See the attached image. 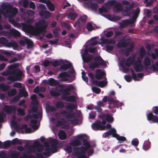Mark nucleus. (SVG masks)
<instances>
[{
  "instance_id": "63",
  "label": "nucleus",
  "mask_w": 158,
  "mask_h": 158,
  "mask_svg": "<svg viewBox=\"0 0 158 158\" xmlns=\"http://www.w3.org/2000/svg\"><path fill=\"white\" fill-rule=\"evenodd\" d=\"M119 151L121 153H124L126 152V151L124 149H122L120 150Z\"/></svg>"
},
{
  "instance_id": "59",
  "label": "nucleus",
  "mask_w": 158,
  "mask_h": 158,
  "mask_svg": "<svg viewBox=\"0 0 158 158\" xmlns=\"http://www.w3.org/2000/svg\"><path fill=\"white\" fill-rule=\"evenodd\" d=\"M15 93H16V90L15 89H13L11 91V94H9V95H13L14 94H15Z\"/></svg>"
},
{
  "instance_id": "5",
  "label": "nucleus",
  "mask_w": 158,
  "mask_h": 158,
  "mask_svg": "<svg viewBox=\"0 0 158 158\" xmlns=\"http://www.w3.org/2000/svg\"><path fill=\"white\" fill-rule=\"evenodd\" d=\"M17 12V8L7 6L5 4H2L0 9V13H3L6 17H8L10 21V18L13 17Z\"/></svg>"
},
{
  "instance_id": "53",
  "label": "nucleus",
  "mask_w": 158,
  "mask_h": 158,
  "mask_svg": "<svg viewBox=\"0 0 158 158\" xmlns=\"http://www.w3.org/2000/svg\"><path fill=\"white\" fill-rule=\"evenodd\" d=\"M30 7L32 9H34L35 7V6L34 3L31 2L30 3Z\"/></svg>"
},
{
  "instance_id": "6",
  "label": "nucleus",
  "mask_w": 158,
  "mask_h": 158,
  "mask_svg": "<svg viewBox=\"0 0 158 158\" xmlns=\"http://www.w3.org/2000/svg\"><path fill=\"white\" fill-rule=\"evenodd\" d=\"M85 137V136L83 135H79L75 138L73 141H72L69 145L66 146L64 149L65 151L70 153L72 150V146H76L80 144V141Z\"/></svg>"
},
{
  "instance_id": "27",
  "label": "nucleus",
  "mask_w": 158,
  "mask_h": 158,
  "mask_svg": "<svg viewBox=\"0 0 158 158\" xmlns=\"http://www.w3.org/2000/svg\"><path fill=\"white\" fill-rule=\"evenodd\" d=\"M48 84L50 85H55L57 84L58 82L53 78H50L48 80Z\"/></svg>"
},
{
  "instance_id": "9",
  "label": "nucleus",
  "mask_w": 158,
  "mask_h": 158,
  "mask_svg": "<svg viewBox=\"0 0 158 158\" xmlns=\"http://www.w3.org/2000/svg\"><path fill=\"white\" fill-rule=\"evenodd\" d=\"M101 41L100 44L102 45L105 44H107L106 46V50L108 51L111 50L113 48L112 45L114 44V41L109 40H104L102 38H101Z\"/></svg>"
},
{
  "instance_id": "60",
  "label": "nucleus",
  "mask_w": 158,
  "mask_h": 158,
  "mask_svg": "<svg viewBox=\"0 0 158 158\" xmlns=\"http://www.w3.org/2000/svg\"><path fill=\"white\" fill-rule=\"evenodd\" d=\"M88 76L92 80H93V78H94V77L92 73H89L88 74Z\"/></svg>"
},
{
  "instance_id": "23",
  "label": "nucleus",
  "mask_w": 158,
  "mask_h": 158,
  "mask_svg": "<svg viewBox=\"0 0 158 158\" xmlns=\"http://www.w3.org/2000/svg\"><path fill=\"white\" fill-rule=\"evenodd\" d=\"M106 120L108 122H112L114 120V118L111 114H107L105 117Z\"/></svg>"
},
{
  "instance_id": "31",
  "label": "nucleus",
  "mask_w": 158,
  "mask_h": 158,
  "mask_svg": "<svg viewBox=\"0 0 158 158\" xmlns=\"http://www.w3.org/2000/svg\"><path fill=\"white\" fill-rule=\"evenodd\" d=\"M77 15L75 13H70L68 16V18L71 19H74L76 17Z\"/></svg>"
},
{
  "instance_id": "8",
  "label": "nucleus",
  "mask_w": 158,
  "mask_h": 158,
  "mask_svg": "<svg viewBox=\"0 0 158 158\" xmlns=\"http://www.w3.org/2000/svg\"><path fill=\"white\" fill-rule=\"evenodd\" d=\"M10 156L9 158H17L19 154L15 152H12L10 153ZM0 158H7L6 157V154L3 152H0ZM24 158H35L33 156H25Z\"/></svg>"
},
{
  "instance_id": "28",
  "label": "nucleus",
  "mask_w": 158,
  "mask_h": 158,
  "mask_svg": "<svg viewBox=\"0 0 158 158\" xmlns=\"http://www.w3.org/2000/svg\"><path fill=\"white\" fill-rule=\"evenodd\" d=\"M31 123L32 124V127L35 129H37L38 127V126L36 125V122L35 120H31Z\"/></svg>"
},
{
  "instance_id": "56",
  "label": "nucleus",
  "mask_w": 158,
  "mask_h": 158,
  "mask_svg": "<svg viewBox=\"0 0 158 158\" xmlns=\"http://www.w3.org/2000/svg\"><path fill=\"white\" fill-rule=\"evenodd\" d=\"M112 34V32L111 31H110L107 32L106 34V35L107 37H110Z\"/></svg>"
},
{
  "instance_id": "29",
  "label": "nucleus",
  "mask_w": 158,
  "mask_h": 158,
  "mask_svg": "<svg viewBox=\"0 0 158 158\" xmlns=\"http://www.w3.org/2000/svg\"><path fill=\"white\" fill-rule=\"evenodd\" d=\"M152 112L156 115L158 114V106H154L152 109Z\"/></svg>"
},
{
  "instance_id": "55",
  "label": "nucleus",
  "mask_w": 158,
  "mask_h": 158,
  "mask_svg": "<svg viewBox=\"0 0 158 158\" xmlns=\"http://www.w3.org/2000/svg\"><path fill=\"white\" fill-rule=\"evenodd\" d=\"M5 144L6 147H8L10 145V142L9 141H7L5 143Z\"/></svg>"
},
{
  "instance_id": "37",
  "label": "nucleus",
  "mask_w": 158,
  "mask_h": 158,
  "mask_svg": "<svg viewBox=\"0 0 158 158\" xmlns=\"http://www.w3.org/2000/svg\"><path fill=\"white\" fill-rule=\"evenodd\" d=\"M31 98L33 102L34 101L35 102L34 103V104H36L37 103L36 100V97L35 95H32L31 96Z\"/></svg>"
},
{
  "instance_id": "62",
  "label": "nucleus",
  "mask_w": 158,
  "mask_h": 158,
  "mask_svg": "<svg viewBox=\"0 0 158 158\" xmlns=\"http://www.w3.org/2000/svg\"><path fill=\"white\" fill-rule=\"evenodd\" d=\"M49 43L51 44H53L57 43V40H55L54 41H49Z\"/></svg>"
},
{
  "instance_id": "52",
  "label": "nucleus",
  "mask_w": 158,
  "mask_h": 158,
  "mask_svg": "<svg viewBox=\"0 0 158 158\" xmlns=\"http://www.w3.org/2000/svg\"><path fill=\"white\" fill-rule=\"evenodd\" d=\"M152 68L154 72H157L158 71V69L157 67L155 66L154 65H152Z\"/></svg>"
},
{
  "instance_id": "22",
  "label": "nucleus",
  "mask_w": 158,
  "mask_h": 158,
  "mask_svg": "<svg viewBox=\"0 0 158 158\" xmlns=\"http://www.w3.org/2000/svg\"><path fill=\"white\" fill-rule=\"evenodd\" d=\"M64 60H60L58 61L54 60L53 61H51V64H52L53 66H55L60 64V63H64Z\"/></svg>"
},
{
  "instance_id": "25",
  "label": "nucleus",
  "mask_w": 158,
  "mask_h": 158,
  "mask_svg": "<svg viewBox=\"0 0 158 158\" xmlns=\"http://www.w3.org/2000/svg\"><path fill=\"white\" fill-rule=\"evenodd\" d=\"M63 98H65L67 101L73 102L75 100V97L74 96H66L65 97H64L62 96Z\"/></svg>"
},
{
  "instance_id": "50",
  "label": "nucleus",
  "mask_w": 158,
  "mask_h": 158,
  "mask_svg": "<svg viewBox=\"0 0 158 158\" xmlns=\"http://www.w3.org/2000/svg\"><path fill=\"white\" fill-rule=\"evenodd\" d=\"M151 12L149 10H147L146 12V15L148 17H149L151 16Z\"/></svg>"
},
{
  "instance_id": "57",
  "label": "nucleus",
  "mask_w": 158,
  "mask_h": 158,
  "mask_svg": "<svg viewBox=\"0 0 158 158\" xmlns=\"http://www.w3.org/2000/svg\"><path fill=\"white\" fill-rule=\"evenodd\" d=\"M25 131L27 133H30L32 132L31 129L29 128L26 129Z\"/></svg>"
},
{
  "instance_id": "42",
  "label": "nucleus",
  "mask_w": 158,
  "mask_h": 158,
  "mask_svg": "<svg viewBox=\"0 0 158 158\" xmlns=\"http://www.w3.org/2000/svg\"><path fill=\"white\" fill-rule=\"evenodd\" d=\"M99 12L100 13H102L107 11V10L104 7H103L99 9Z\"/></svg>"
},
{
  "instance_id": "45",
  "label": "nucleus",
  "mask_w": 158,
  "mask_h": 158,
  "mask_svg": "<svg viewBox=\"0 0 158 158\" xmlns=\"http://www.w3.org/2000/svg\"><path fill=\"white\" fill-rule=\"evenodd\" d=\"M50 64H51V62H50L48 60H46L44 62V65L45 66L48 65Z\"/></svg>"
},
{
  "instance_id": "38",
  "label": "nucleus",
  "mask_w": 158,
  "mask_h": 158,
  "mask_svg": "<svg viewBox=\"0 0 158 158\" xmlns=\"http://www.w3.org/2000/svg\"><path fill=\"white\" fill-rule=\"evenodd\" d=\"M143 69V67L141 64L140 60L139 58V72H141Z\"/></svg>"
},
{
  "instance_id": "64",
  "label": "nucleus",
  "mask_w": 158,
  "mask_h": 158,
  "mask_svg": "<svg viewBox=\"0 0 158 158\" xmlns=\"http://www.w3.org/2000/svg\"><path fill=\"white\" fill-rule=\"evenodd\" d=\"M154 30L156 33H158V26H156L154 28Z\"/></svg>"
},
{
  "instance_id": "14",
  "label": "nucleus",
  "mask_w": 158,
  "mask_h": 158,
  "mask_svg": "<svg viewBox=\"0 0 158 158\" xmlns=\"http://www.w3.org/2000/svg\"><path fill=\"white\" fill-rule=\"evenodd\" d=\"M93 82L94 84H95L96 85L101 88L105 87L107 84V82L106 81H93Z\"/></svg>"
},
{
  "instance_id": "47",
  "label": "nucleus",
  "mask_w": 158,
  "mask_h": 158,
  "mask_svg": "<svg viewBox=\"0 0 158 158\" xmlns=\"http://www.w3.org/2000/svg\"><path fill=\"white\" fill-rule=\"evenodd\" d=\"M97 5L95 4H93L90 6L91 8L92 9H94V10H95L97 8Z\"/></svg>"
},
{
  "instance_id": "21",
  "label": "nucleus",
  "mask_w": 158,
  "mask_h": 158,
  "mask_svg": "<svg viewBox=\"0 0 158 158\" xmlns=\"http://www.w3.org/2000/svg\"><path fill=\"white\" fill-rule=\"evenodd\" d=\"M59 138L61 139H65L66 138V135L64 132L62 131H60L58 133Z\"/></svg>"
},
{
  "instance_id": "15",
  "label": "nucleus",
  "mask_w": 158,
  "mask_h": 158,
  "mask_svg": "<svg viewBox=\"0 0 158 158\" xmlns=\"http://www.w3.org/2000/svg\"><path fill=\"white\" fill-rule=\"evenodd\" d=\"M105 72L104 71L98 70L96 71L95 76L97 79H99L102 78Z\"/></svg>"
},
{
  "instance_id": "2",
  "label": "nucleus",
  "mask_w": 158,
  "mask_h": 158,
  "mask_svg": "<svg viewBox=\"0 0 158 158\" xmlns=\"http://www.w3.org/2000/svg\"><path fill=\"white\" fill-rule=\"evenodd\" d=\"M106 122L105 121H102V123L98 121L94 123L92 125V128L95 130H104L105 129L108 130L109 131L105 133V137H106L109 135H112L113 137L119 141L121 142L123 141L126 140V138L123 136H121L116 133V131L114 128L111 127V125L108 124L106 127L103 126L106 124Z\"/></svg>"
},
{
  "instance_id": "61",
  "label": "nucleus",
  "mask_w": 158,
  "mask_h": 158,
  "mask_svg": "<svg viewBox=\"0 0 158 158\" xmlns=\"http://www.w3.org/2000/svg\"><path fill=\"white\" fill-rule=\"evenodd\" d=\"M153 19L155 21H158V16L156 15H154L153 16Z\"/></svg>"
},
{
  "instance_id": "24",
  "label": "nucleus",
  "mask_w": 158,
  "mask_h": 158,
  "mask_svg": "<svg viewBox=\"0 0 158 158\" xmlns=\"http://www.w3.org/2000/svg\"><path fill=\"white\" fill-rule=\"evenodd\" d=\"M40 14L41 16H44L45 18H47L50 15L49 13L46 11H42Z\"/></svg>"
},
{
  "instance_id": "13",
  "label": "nucleus",
  "mask_w": 158,
  "mask_h": 158,
  "mask_svg": "<svg viewBox=\"0 0 158 158\" xmlns=\"http://www.w3.org/2000/svg\"><path fill=\"white\" fill-rule=\"evenodd\" d=\"M67 118L68 119L71 121V123L74 125L78 124L77 119L74 115L72 114H69L67 115Z\"/></svg>"
},
{
  "instance_id": "41",
  "label": "nucleus",
  "mask_w": 158,
  "mask_h": 158,
  "mask_svg": "<svg viewBox=\"0 0 158 158\" xmlns=\"http://www.w3.org/2000/svg\"><path fill=\"white\" fill-rule=\"evenodd\" d=\"M145 47L146 49L148 51H150L151 49V45L149 44L148 43H147L146 45H145Z\"/></svg>"
},
{
  "instance_id": "33",
  "label": "nucleus",
  "mask_w": 158,
  "mask_h": 158,
  "mask_svg": "<svg viewBox=\"0 0 158 158\" xmlns=\"http://www.w3.org/2000/svg\"><path fill=\"white\" fill-rule=\"evenodd\" d=\"M145 53V50L143 48H141L139 51V54L140 55L144 56Z\"/></svg>"
},
{
  "instance_id": "43",
  "label": "nucleus",
  "mask_w": 158,
  "mask_h": 158,
  "mask_svg": "<svg viewBox=\"0 0 158 158\" xmlns=\"http://www.w3.org/2000/svg\"><path fill=\"white\" fill-rule=\"evenodd\" d=\"M81 56H82V59L85 62H88L89 61L90 59L89 58H86L84 57L83 54H82Z\"/></svg>"
},
{
  "instance_id": "40",
  "label": "nucleus",
  "mask_w": 158,
  "mask_h": 158,
  "mask_svg": "<svg viewBox=\"0 0 158 158\" xmlns=\"http://www.w3.org/2000/svg\"><path fill=\"white\" fill-rule=\"evenodd\" d=\"M50 94L52 96L59 95L60 94V93H56L54 91V90H51L50 91Z\"/></svg>"
},
{
  "instance_id": "35",
  "label": "nucleus",
  "mask_w": 158,
  "mask_h": 158,
  "mask_svg": "<svg viewBox=\"0 0 158 158\" xmlns=\"http://www.w3.org/2000/svg\"><path fill=\"white\" fill-rule=\"evenodd\" d=\"M12 143L14 144H19L21 143L20 141L18 139H15L12 140Z\"/></svg>"
},
{
  "instance_id": "11",
  "label": "nucleus",
  "mask_w": 158,
  "mask_h": 158,
  "mask_svg": "<svg viewBox=\"0 0 158 158\" xmlns=\"http://www.w3.org/2000/svg\"><path fill=\"white\" fill-rule=\"evenodd\" d=\"M130 62L127 61L126 62H123L119 64V68L124 72H126L128 70V67L130 65Z\"/></svg>"
},
{
  "instance_id": "44",
  "label": "nucleus",
  "mask_w": 158,
  "mask_h": 158,
  "mask_svg": "<svg viewBox=\"0 0 158 158\" xmlns=\"http://www.w3.org/2000/svg\"><path fill=\"white\" fill-rule=\"evenodd\" d=\"M21 95L23 96H26L27 95V93L26 91L23 89L22 91H20Z\"/></svg>"
},
{
  "instance_id": "30",
  "label": "nucleus",
  "mask_w": 158,
  "mask_h": 158,
  "mask_svg": "<svg viewBox=\"0 0 158 158\" xmlns=\"http://www.w3.org/2000/svg\"><path fill=\"white\" fill-rule=\"evenodd\" d=\"M131 144L134 146H137L138 144V140L137 139H134L131 141Z\"/></svg>"
},
{
  "instance_id": "58",
  "label": "nucleus",
  "mask_w": 158,
  "mask_h": 158,
  "mask_svg": "<svg viewBox=\"0 0 158 158\" xmlns=\"http://www.w3.org/2000/svg\"><path fill=\"white\" fill-rule=\"evenodd\" d=\"M95 50V48H90L89 50V51L91 52H93Z\"/></svg>"
},
{
  "instance_id": "10",
  "label": "nucleus",
  "mask_w": 158,
  "mask_h": 158,
  "mask_svg": "<svg viewBox=\"0 0 158 158\" xmlns=\"http://www.w3.org/2000/svg\"><path fill=\"white\" fill-rule=\"evenodd\" d=\"M133 69L132 70V77L135 81H138V64L137 62L133 64Z\"/></svg>"
},
{
  "instance_id": "48",
  "label": "nucleus",
  "mask_w": 158,
  "mask_h": 158,
  "mask_svg": "<svg viewBox=\"0 0 158 158\" xmlns=\"http://www.w3.org/2000/svg\"><path fill=\"white\" fill-rule=\"evenodd\" d=\"M98 43L97 41H93L92 43H91L89 45V47L96 45Z\"/></svg>"
},
{
  "instance_id": "4",
  "label": "nucleus",
  "mask_w": 158,
  "mask_h": 158,
  "mask_svg": "<svg viewBox=\"0 0 158 158\" xmlns=\"http://www.w3.org/2000/svg\"><path fill=\"white\" fill-rule=\"evenodd\" d=\"M47 25V23L42 22L35 24V27L28 26L26 29V31L28 33L34 35H37L40 33H43L45 31L44 28Z\"/></svg>"
},
{
  "instance_id": "18",
  "label": "nucleus",
  "mask_w": 158,
  "mask_h": 158,
  "mask_svg": "<svg viewBox=\"0 0 158 158\" xmlns=\"http://www.w3.org/2000/svg\"><path fill=\"white\" fill-rule=\"evenodd\" d=\"M151 146V143L149 141V139L145 140L143 143V148L145 150H147L150 148Z\"/></svg>"
},
{
  "instance_id": "32",
  "label": "nucleus",
  "mask_w": 158,
  "mask_h": 158,
  "mask_svg": "<svg viewBox=\"0 0 158 158\" xmlns=\"http://www.w3.org/2000/svg\"><path fill=\"white\" fill-rule=\"evenodd\" d=\"M82 77L84 81L86 82H87L88 81V78L87 77L85 76V73L84 72H82Z\"/></svg>"
},
{
  "instance_id": "17",
  "label": "nucleus",
  "mask_w": 158,
  "mask_h": 158,
  "mask_svg": "<svg viewBox=\"0 0 158 158\" xmlns=\"http://www.w3.org/2000/svg\"><path fill=\"white\" fill-rule=\"evenodd\" d=\"M40 2H46V4L49 9L53 11L54 9V5L49 1H46L45 0H39Z\"/></svg>"
},
{
  "instance_id": "7",
  "label": "nucleus",
  "mask_w": 158,
  "mask_h": 158,
  "mask_svg": "<svg viewBox=\"0 0 158 158\" xmlns=\"http://www.w3.org/2000/svg\"><path fill=\"white\" fill-rule=\"evenodd\" d=\"M100 65L105 66L106 63L100 56H98L95 58L94 61L90 64V67L93 69L98 67Z\"/></svg>"
},
{
  "instance_id": "46",
  "label": "nucleus",
  "mask_w": 158,
  "mask_h": 158,
  "mask_svg": "<svg viewBox=\"0 0 158 158\" xmlns=\"http://www.w3.org/2000/svg\"><path fill=\"white\" fill-rule=\"evenodd\" d=\"M124 78L125 80L127 82H130L131 80V78L129 76H124Z\"/></svg>"
},
{
  "instance_id": "3",
  "label": "nucleus",
  "mask_w": 158,
  "mask_h": 158,
  "mask_svg": "<svg viewBox=\"0 0 158 158\" xmlns=\"http://www.w3.org/2000/svg\"><path fill=\"white\" fill-rule=\"evenodd\" d=\"M87 152L91 155L93 152L92 147L87 140H84L83 146L79 148L74 149L72 153L73 158H88L86 155Z\"/></svg>"
},
{
  "instance_id": "12",
  "label": "nucleus",
  "mask_w": 158,
  "mask_h": 158,
  "mask_svg": "<svg viewBox=\"0 0 158 158\" xmlns=\"http://www.w3.org/2000/svg\"><path fill=\"white\" fill-rule=\"evenodd\" d=\"M147 118L148 121H151L153 123H157L158 124V117L156 115H154L152 112L147 114Z\"/></svg>"
},
{
  "instance_id": "1",
  "label": "nucleus",
  "mask_w": 158,
  "mask_h": 158,
  "mask_svg": "<svg viewBox=\"0 0 158 158\" xmlns=\"http://www.w3.org/2000/svg\"><path fill=\"white\" fill-rule=\"evenodd\" d=\"M57 142L56 139H51L49 143H45V150H43V147L39 144L38 141L35 142L33 146L29 148V152H32L36 149L37 150V157L42 156L43 155L48 156L51 152L55 153L57 152L56 147Z\"/></svg>"
},
{
  "instance_id": "39",
  "label": "nucleus",
  "mask_w": 158,
  "mask_h": 158,
  "mask_svg": "<svg viewBox=\"0 0 158 158\" xmlns=\"http://www.w3.org/2000/svg\"><path fill=\"white\" fill-rule=\"evenodd\" d=\"M18 114L19 115H24V113L23 110L20 109H19L18 110Z\"/></svg>"
},
{
  "instance_id": "26",
  "label": "nucleus",
  "mask_w": 158,
  "mask_h": 158,
  "mask_svg": "<svg viewBox=\"0 0 158 158\" xmlns=\"http://www.w3.org/2000/svg\"><path fill=\"white\" fill-rule=\"evenodd\" d=\"M133 22V21H130L128 20H125L122 23V24L121 25V26L122 27H124L127 24H131Z\"/></svg>"
},
{
  "instance_id": "54",
  "label": "nucleus",
  "mask_w": 158,
  "mask_h": 158,
  "mask_svg": "<svg viewBox=\"0 0 158 158\" xmlns=\"http://www.w3.org/2000/svg\"><path fill=\"white\" fill-rule=\"evenodd\" d=\"M153 2L151 1V0H150V1L148 2L146 4V6H151L153 3Z\"/></svg>"
},
{
  "instance_id": "19",
  "label": "nucleus",
  "mask_w": 158,
  "mask_h": 158,
  "mask_svg": "<svg viewBox=\"0 0 158 158\" xmlns=\"http://www.w3.org/2000/svg\"><path fill=\"white\" fill-rule=\"evenodd\" d=\"M143 64L144 65L146 66H148L151 65V60L148 57L146 56L145 57Z\"/></svg>"
},
{
  "instance_id": "20",
  "label": "nucleus",
  "mask_w": 158,
  "mask_h": 158,
  "mask_svg": "<svg viewBox=\"0 0 158 158\" xmlns=\"http://www.w3.org/2000/svg\"><path fill=\"white\" fill-rule=\"evenodd\" d=\"M86 28L88 31H91L96 29L95 26L94 24H92L91 23H88L86 25Z\"/></svg>"
},
{
  "instance_id": "16",
  "label": "nucleus",
  "mask_w": 158,
  "mask_h": 158,
  "mask_svg": "<svg viewBox=\"0 0 158 158\" xmlns=\"http://www.w3.org/2000/svg\"><path fill=\"white\" fill-rule=\"evenodd\" d=\"M70 75L71 74H68L65 72H63L60 74L59 75V77L62 78V79L60 80L61 81H66L68 80L67 78L69 77Z\"/></svg>"
},
{
  "instance_id": "34",
  "label": "nucleus",
  "mask_w": 158,
  "mask_h": 158,
  "mask_svg": "<svg viewBox=\"0 0 158 158\" xmlns=\"http://www.w3.org/2000/svg\"><path fill=\"white\" fill-rule=\"evenodd\" d=\"M111 103L113 104L115 107H117L120 106L119 105V102L117 101L113 100Z\"/></svg>"
},
{
  "instance_id": "51",
  "label": "nucleus",
  "mask_w": 158,
  "mask_h": 158,
  "mask_svg": "<svg viewBox=\"0 0 158 158\" xmlns=\"http://www.w3.org/2000/svg\"><path fill=\"white\" fill-rule=\"evenodd\" d=\"M151 57L153 60H155L156 58V55L154 53H152L151 55Z\"/></svg>"
},
{
  "instance_id": "36",
  "label": "nucleus",
  "mask_w": 158,
  "mask_h": 158,
  "mask_svg": "<svg viewBox=\"0 0 158 158\" xmlns=\"http://www.w3.org/2000/svg\"><path fill=\"white\" fill-rule=\"evenodd\" d=\"M92 90L93 92L97 94H99L100 92V89L97 88H92Z\"/></svg>"
},
{
  "instance_id": "49",
  "label": "nucleus",
  "mask_w": 158,
  "mask_h": 158,
  "mask_svg": "<svg viewBox=\"0 0 158 158\" xmlns=\"http://www.w3.org/2000/svg\"><path fill=\"white\" fill-rule=\"evenodd\" d=\"M95 116V115L94 113L92 112L89 114V118H94Z\"/></svg>"
}]
</instances>
